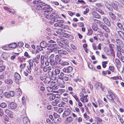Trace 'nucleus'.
<instances>
[{
	"mask_svg": "<svg viewBox=\"0 0 124 124\" xmlns=\"http://www.w3.org/2000/svg\"><path fill=\"white\" fill-rule=\"evenodd\" d=\"M54 54H51L48 58V60L50 61V64L52 66L57 65V63H59L61 62V56L60 55H57L55 56L54 61Z\"/></svg>",
	"mask_w": 124,
	"mask_h": 124,
	"instance_id": "1",
	"label": "nucleus"
},
{
	"mask_svg": "<svg viewBox=\"0 0 124 124\" xmlns=\"http://www.w3.org/2000/svg\"><path fill=\"white\" fill-rule=\"evenodd\" d=\"M52 21H54V22H56V23L54 24V26L58 27L66 30H70L69 26L62 24L63 22V21L62 20H58V19H55L53 20Z\"/></svg>",
	"mask_w": 124,
	"mask_h": 124,
	"instance_id": "2",
	"label": "nucleus"
},
{
	"mask_svg": "<svg viewBox=\"0 0 124 124\" xmlns=\"http://www.w3.org/2000/svg\"><path fill=\"white\" fill-rule=\"evenodd\" d=\"M108 95L107 96V98L108 101L111 102H115L114 99L115 98V96L113 93L110 91H108Z\"/></svg>",
	"mask_w": 124,
	"mask_h": 124,
	"instance_id": "3",
	"label": "nucleus"
},
{
	"mask_svg": "<svg viewBox=\"0 0 124 124\" xmlns=\"http://www.w3.org/2000/svg\"><path fill=\"white\" fill-rule=\"evenodd\" d=\"M41 5L44 7L42 8V9L43 10H46V11H51L53 9L50 7L49 5L46 4L45 2H41Z\"/></svg>",
	"mask_w": 124,
	"mask_h": 124,
	"instance_id": "4",
	"label": "nucleus"
},
{
	"mask_svg": "<svg viewBox=\"0 0 124 124\" xmlns=\"http://www.w3.org/2000/svg\"><path fill=\"white\" fill-rule=\"evenodd\" d=\"M33 61H30L29 62V64L27 66V69L26 71L28 73H30L31 72V68L33 66Z\"/></svg>",
	"mask_w": 124,
	"mask_h": 124,
	"instance_id": "5",
	"label": "nucleus"
},
{
	"mask_svg": "<svg viewBox=\"0 0 124 124\" xmlns=\"http://www.w3.org/2000/svg\"><path fill=\"white\" fill-rule=\"evenodd\" d=\"M58 17V16L55 13H52L50 15V19H51V21L50 22V23L51 24H53L54 21L52 20L55 19H57Z\"/></svg>",
	"mask_w": 124,
	"mask_h": 124,
	"instance_id": "6",
	"label": "nucleus"
},
{
	"mask_svg": "<svg viewBox=\"0 0 124 124\" xmlns=\"http://www.w3.org/2000/svg\"><path fill=\"white\" fill-rule=\"evenodd\" d=\"M100 27L104 30L106 31L107 32H110V30L109 28L104 23L101 22V23L99 25Z\"/></svg>",
	"mask_w": 124,
	"mask_h": 124,
	"instance_id": "7",
	"label": "nucleus"
},
{
	"mask_svg": "<svg viewBox=\"0 0 124 124\" xmlns=\"http://www.w3.org/2000/svg\"><path fill=\"white\" fill-rule=\"evenodd\" d=\"M50 46L53 48L50 50V52H56V50H57V49L58 48L57 45L54 43L50 44Z\"/></svg>",
	"mask_w": 124,
	"mask_h": 124,
	"instance_id": "8",
	"label": "nucleus"
},
{
	"mask_svg": "<svg viewBox=\"0 0 124 124\" xmlns=\"http://www.w3.org/2000/svg\"><path fill=\"white\" fill-rule=\"evenodd\" d=\"M64 74L62 72H61L60 74L58 76V78L62 80H63L66 81H68L69 79L68 77H64Z\"/></svg>",
	"mask_w": 124,
	"mask_h": 124,
	"instance_id": "9",
	"label": "nucleus"
},
{
	"mask_svg": "<svg viewBox=\"0 0 124 124\" xmlns=\"http://www.w3.org/2000/svg\"><path fill=\"white\" fill-rule=\"evenodd\" d=\"M5 113L10 118H12L13 117V114L11 111L8 109H6L4 110Z\"/></svg>",
	"mask_w": 124,
	"mask_h": 124,
	"instance_id": "10",
	"label": "nucleus"
},
{
	"mask_svg": "<svg viewBox=\"0 0 124 124\" xmlns=\"http://www.w3.org/2000/svg\"><path fill=\"white\" fill-rule=\"evenodd\" d=\"M65 30L62 29H59L55 33H54V35L55 36L57 35V34L59 35H61L63 34V33L65 32Z\"/></svg>",
	"mask_w": 124,
	"mask_h": 124,
	"instance_id": "11",
	"label": "nucleus"
},
{
	"mask_svg": "<svg viewBox=\"0 0 124 124\" xmlns=\"http://www.w3.org/2000/svg\"><path fill=\"white\" fill-rule=\"evenodd\" d=\"M70 112L71 111L70 109L69 108H67V110L63 112L62 114L63 117H64L69 116L70 114Z\"/></svg>",
	"mask_w": 124,
	"mask_h": 124,
	"instance_id": "12",
	"label": "nucleus"
},
{
	"mask_svg": "<svg viewBox=\"0 0 124 124\" xmlns=\"http://www.w3.org/2000/svg\"><path fill=\"white\" fill-rule=\"evenodd\" d=\"M14 77L15 80L16 81H17V82H16L17 84H18L19 82L18 81L20 80L21 78V77L20 75L17 73H15L14 74Z\"/></svg>",
	"mask_w": 124,
	"mask_h": 124,
	"instance_id": "13",
	"label": "nucleus"
},
{
	"mask_svg": "<svg viewBox=\"0 0 124 124\" xmlns=\"http://www.w3.org/2000/svg\"><path fill=\"white\" fill-rule=\"evenodd\" d=\"M61 72L60 70L58 68L54 69L53 71V73L54 75H58V76Z\"/></svg>",
	"mask_w": 124,
	"mask_h": 124,
	"instance_id": "14",
	"label": "nucleus"
},
{
	"mask_svg": "<svg viewBox=\"0 0 124 124\" xmlns=\"http://www.w3.org/2000/svg\"><path fill=\"white\" fill-rule=\"evenodd\" d=\"M116 43L118 45L117 46H120L122 47H123L124 46V45L123 42L119 39H116Z\"/></svg>",
	"mask_w": 124,
	"mask_h": 124,
	"instance_id": "15",
	"label": "nucleus"
},
{
	"mask_svg": "<svg viewBox=\"0 0 124 124\" xmlns=\"http://www.w3.org/2000/svg\"><path fill=\"white\" fill-rule=\"evenodd\" d=\"M103 20L104 23L108 26H111V24L109 21L106 17H104L103 18Z\"/></svg>",
	"mask_w": 124,
	"mask_h": 124,
	"instance_id": "16",
	"label": "nucleus"
},
{
	"mask_svg": "<svg viewBox=\"0 0 124 124\" xmlns=\"http://www.w3.org/2000/svg\"><path fill=\"white\" fill-rule=\"evenodd\" d=\"M8 106L10 109H14L16 108L17 105L16 103L12 102L9 104Z\"/></svg>",
	"mask_w": 124,
	"mask_h": 124,
	"instance_id": "17",
	"label": "nucleus"
},
{
	"mask_svg": "<svg viewBox=\"0 0 124 124\" xmlns=\"http://www.w3.org/2000/svg\"><path fill=\"white\" fill-rule=\"evenodd\" d=\"M117 33L119 37L124 40V32L121 31H118Z\"/></svg>",
	"mask_w": 124,
	"mask_h": 124,
	"instance_id": "18",
	"label": "nucleus"
},
{
	"mask_svg": "<svg viewBox=\"0 0 124 124\" xmlns=\"http://www.w3.org/2000/svg\"><path fill=\"white\" fill-rule=\"evenodd\" d=\"M55 52L56 53L58 52L59 54H67V53L66 51L63 50H59L57 49V50H56V51Z\"/></svg>",
	"mask_w": 124,
	"mask_h": 124,
	"instance_id": "19",
	"label": "nucleus"
},
{
	"mask_svg": "<svg viewBox=\"0 0 124 124\" xmlns=\"http://www.w3.org/2000/svg\"><path fill=\"white\" fill-rule=\"evenodd\" d=\"M23 124H30V122L28 118L24 117L23 118Z\"/></svg>",
	"mask_w": 124,
	"mask_h": 124,
	"instance_id": "20",
	"label": "nucleus"
},
{
	"mask_svg": "<svg viewBox=\"0 0 124 124\" xmlns=\"http://www.w3.org/2000/svg\"><path fill=\"white\" fill-rule=\"evenodd\" d=\"M73 121V118L71 116H69L67 117L65 119V122L67 123H70Z\"/></svg>",
	"mask_w": 124,
	"mask_h": 124,
	"instance_id": "21",
	"label": "nucleus"
},
{
	"mask_svg": "<svg viewBox=\"0 0 124 124\" xmlns=\"http://www.w3.org/2000/svg\"><path fill=\"white\" fill-rule=\"evenodd\" d=\"M92 27L93 30L95 31H96L98 29V25L96 24L93 23L92 24Z\"/></svg>",
	"mask_w": 124,
	"mask_h": 124,
	"instance_id": "22",
	"label": "nucleus"
},
{
	"mask_svg": "<svg viewBox=\"0 0 124 124\" xmlns=\"http://www.w3.org/2000/svg\"><path fill=\"white\" fill-rule=\"evenodd\" d=\"M40 46L43 48H45L47 47V44L46 42L43 41L40 43Z\"/></svg>",
	"mask_w": 124,
	"mask_h": 124,
	"instance_id": "23",
	"label": "nucleus"
},
{
	"mask_svg": "<svg viewBox=\"0 0 124 124\" xmlns=\"http://www.w3.org/2000/svg\"><path fill=\"white\" fill-rule=\"evenodd\" d=\"M2 57L4 60H7L8 58L9 57V55L8 53H4L2 54Z\"/></svg>",
	"mask_w": 124,
	"mask_h": 124,
	"instance_id": "24",
	"label": "nucleus"
},
{
	"mask_svg": "<svg viewBox=\"0 0 124 124\" xmlns=\"http://www.w3.org/2000/svg\"><path fill=\"white\" fill-rule=\"evenodd\" d=\"M17 46V44L15 43H12L8 45V46L9 47L13 48H16Z\"/></svg>",
	"mask_w": 124,
	"mask_h": 124,
	"instance_id": "25",
	"label": "nucleus"
},
{
	"mask_svg": "<svg viewBox=\"0 0 124 124\" xmlns=\"http://www.w3.org/2000/svg\"><path fill=\"white\" fill-rule=\"evenodd\" d=\"M92 15L93 17L96 18L100 19L101 18V16L97 13L95 12H93L92 13Z\"/></svg>",
	"mask_w": 124,
	"mask_h": 124,
	"instance_id": "26",
	"label": "nucleus"
},
{
	"mask_svg": "<svg viewBox=\"0 0 124 124\" xmlns=\"http://www.w3.org/2000/svg\"><path fill=\"white\" fill-rule=\"evenodd\" d=\"M105 4L106 7L109 11H113V9L112 8L111 6L108 2H106L105 3Z\"/></svg>",
	"mask_w": 124,
	"mask_h": 124,
	"instance_id": "27",
	"label": "nucleus"
},
{
	"mask_svg": "<svg viewBox=\"0 0 124 124\" xmlns=\"http://www.w3.org/2000/svg\"><path fill=\"white\" fill-rule=\"evenodd\" d=\"M112 7L115 10H118V5L116 3H112L111 4Z\"/></svg>",
	"mask_w": 124,
	"mask_h": 124,
	"instance_id": "28",
	"label": "nucleus"
},
{
	"mask_svg": "<svg viewBox=\"0 0 124 124\" xmlns=\"http://www.w3.org/2000/svg\"><path fill=\"white\" fill-rule=\"evenodd\" d=\"M51 81V79L49 77H46L44 81V82L45 84H48Z\"/></svg>",
	"mask_w": 124,
	"mask_h": 124,
	"instance_id": "29",
	"label": "nucleus"
},
{
	"mask_svg": "<svg viewBox=\"0 0 124 124\" xmlns=\"http://www.w3.org/2000/svg\"><path fill=\"white\" fill-rule=\"evenodd\" d=\"M117 47L118 50V52H121L122 53H124V51L122 48L123 47L120 46H117Z\"/></svg>",
	"mask_w": 124,
	"mask_h": 124,
	"instance_id": "30",
	"label": "nucleus"
},
{
	"mask_svg": "<svg viewBox=\"0 0 124 124\" xmlns=\"http://www.w3.org/2000/svg\"><path fill=\"white\" fill-rule=\"evenodd\" d=\"M109 14L113 20H115L116 19V16L114 14L111 12H110L109 13Z\"/></svg>",
	"mask_w": 124,
	"mask_h": 124,
	"instance_id": "31",
	"label": "nucleus"
},
{
	"mask_svg": "<svg viewBox=\"0 0 124 124\" xmlns=\"http://www.w3.org/2000/svg\"><path fill=\"white\" fill-rule=\"evenodd\" d=\"M35 8L36 10H40L42 8V7L39 4L36 5L35 6Z\"/></svg>",
	"mask_w": 124,
	"mask_h": 124,
	"instance_id": "32",
	"label": "nucleus"
},
{
	"mask_svg": "<svg viewBox=\"0 0 124 124\" xmlns=\"http://www.w3.org/2000/svg\"><path fill=\"white\" fill-rule=\"evenodd\" d=\"M5 82L6 84L11 85L13 83V81L12 80L7 79L5 81Z\"/></svg>",
	"mask_w": 124,
	"mask_h": 124,
	"instance_id": "33",
	"label": "nucleus"
},
{
	"mask_svg": "<svg viewBox=\"0 0 124 124\" xmlns=\"http://www.w3.org/2000/svg\"><path fill=\"white\" fill-rule=\"evenodd\" d=\"M101 85L102 84L101 83L99 82H97L95 85V88L96 89L98 88L99 87H100Z\"/></svg>",
	"mask_w": 124,
	"mask_h": 124,
	"instance_id": "34",
	"label": "nucleus"
},
{
	"mask_svg": "<svg viewBox=\"0 0 124 124\" xmlns=\"http://www.w3.org/2000/svg\"><path fill=\"white\" fill-rule=\"evenodd\" d=\"M46 89L48 92H53V93H54L55 91L54 90H53L52 88H51L50 87H47L46 88Z\"/></svg>",
	"mask_w": 124,
	"mask_h": 124,
	"instance_id": "35",
	"label": "nucleus"
},
{
	"mask_svg": "<svg viewBox=\"0 0 124 124\" xmlns=\"http://www.w3.org/2000/svg\"><path fill=\"white\" fill-rule=\"evenodd\" d=\"M116 24L120 29L122 30V29L123 26L122 24L120 23L119 22H117Z\"/></svg>",
	"mask_w": 124,
	"mask_h": 124,
	"instance_id": "36",
	"label": "nucleus"
},
{
	"mask_svg": "<svg viewBox=\"0 0 124 124\" xmlns=\"http://www.w3.org/2000/svg\"><path fill=\"white\" fill-rule=\"evenodd\" d=\"M67 73H70L73 70L71 66H69L66 68Z\"/></svg>",
	"mask_w": 124,
	"mask_h": 124,
	"instance_id": "37",
	"label": "nucleus"
},
{
	"mask_svg": "<svg viewBox=\"0 0 124 124\" xmlns=\"http://www.w3.org/2000/svg\"><path fill=\"white\" fill-rule=\"evenodd\" d=\"M51 11H46V10H45L44 11V14L46 15L45 17L48 19V15L50 13Z\"/></svg>",
	"mask_w": 124,
	"mask_h": 124,
	"instance_id": "38",
	"label": "nucleus"
},
{
	"mask_svg": "<svg viewBox=\"0 0 124 124\" xmlns=\"http://www.w3.org/2000/svg\"><path fill=\"white\" fill-rule=\"evenodd\" d=\"M8 94L9 96L11 97H13L15 95V93L14 91H11L8 92Z\"/></svg>",
	"mask_w": 124,
	"mask_h": 124,
	"instance_id": "39",
	"label": "nucleus"
},
{
	"mask_svg": "<svg viewBox=\"0 0 124 124\" xmlns=\"http://www.w3.org/2000/svg\"><path fill=\"white\" fill-rule=\"evenodd\" d=\"M3 119L7 122H8L9 120V118L7 115H4L3 116Z\"/></svg>",
	"mask_w": 124,
	"mask_h": 124,
	"instance_id": "40",
	"label": "nucleus"
},
{
	"mask_svg": "<svg viewBox=\"0 0 124 124\" xmlns=\"http://www.w3.org/2000/svg\"><path fill=\"white\" fill-rule=\"evenodd\" d=\"M60 64L62 66L68 65L69 64V63L66 62H62L60 63Z\"/></svg>",
	"mask_w": 124,
	"mask_h": 124,
	"instance_id": "41",
	"label": "nucleus"
},
{
	"mask_svg": "<svg viewBox=\"0 0 124 124\" xmlns=\"http://www.w3.org/2000/svg\"><path fill=\"white\" fill-rule=\"evenodd\" d=\"M16 91L18 93L19 95L20 96L22 94L21 90L20 88H18L16 89Z\"/></svg>",
	"mask_w": 124,
	"mask_h": 124,
	"instance_id": "42",
	"label": "nucleus"
},
{
	"mask_svg": "<svg viewBox=\"0 0 124 124\" xmlns=\"http://www.w3.org/2000/svg\"><path fill=\"white\" fill-rule=\"evenodd\" d=\"M108 62L107 61H104L102 62V66L103 67L105 68L106 66V64L108 63Z\"/></svg>",
	"mask_w": 124,
	"mask_h": 124,
	"instance_id": "43",
	"label": "nucleus"
},
{
	"mask_svg": "<svg viewBox=\"0 0 124 124\" xmlns=\"http://www.w3.org/2000/svg\"><path fill=\"white\" fill-rule=\"evenodd\" d=\"M97 36H100V38L99 39V40L100 41H103L104 40V39L103 38V36L101 35L100 34H98L97 35Z\"/></svg>",
	"mask_w": 124,
	"mask_h": 124,
	"instance_id": "44",
	"label": "nucleus"
},
{
	"mask_svg": "<svg viewBox=\"0 0 124 124\" xmlns=\"http://www.w3.org/2000/svg\"><path fill=\"white\" fill-rule=\"evenodd\" d=\"M7 106L6 104L4 103H2L0 104V107L2 108H4Z\"/></svg>",
	"mask_w": 124,
	"mask_h": 124,
	"instance_id": "45",
	"label": "nucleus"
},
{
	"mask_svg": "<svg viewBox=\"0 0 124 124\" xmlns=\"http://www.w3.org/2000/svg\"><path fill=\"white\" fill-rule=\"evenodd\" d=\"M111 78L114 80L120 79H121V77L120 76H116L112 77H111Z\"/></svg>",
	"mask_w": 124,
	"mask_h": 124,
	"instance_id": "46",
	"label": "nucleus"
},
{
	"mask_svg": "<svg viewBox=\"0 0 124 124\" xmlns=\"http://www.w3.org/2000/svg\"><path fill=\"white\" fill-rule=\"evenodd\" d=\"M66 104L65 102L63 101H61L59 104V106L60 107H64L63 105Z\"/></svg>",
	"mask_w": 124,
	"mask_h": 124,
	"instance_id": "47",
	"label": "nucleus"
},
{
	"mask_svg": "<svg viewBox=\"0 0 124 124\" xmlns=\"http://www.w3.org/2000/svg\"><path fill=\"white\" fill-rule=\"evenodd\" d=\"M59 45L60 46L63 48L65 47V45L63 44L62 42H61V41L59 43Z\"/></svg>",
	"mask_w": 124,
	"mask_h": 124,
	"instance_id": "48",
	"label": "nucleus"
},
{
	"mask_svg": "<svg viewBox=\"0 0 124 124\" xmlns=\"http://www.w3.org/2000/svg\"><path fill=\"white\" fill-rule=\"evenodd\" d=\"M62 42L65 45L68 44V41L66 39L62 40Z\"/></svg>",
	"mask_w": 124,
	"mask_h": 124,
	"instance_id": "49",
	"label": "nucleus"
},
{
	"mask_svg": "<svg viewBox=\"0 0 124 124\" xmlns=\"http://www.w3.org/2000/svg\"><path fill=\"white\" fill-rule=\"evenodd\" d=\"M33 3L36 5H38L39 4V0H34L33 1Z\"/></svg>",
	"mask_w": 124,
	"mask_h": 124,
	"instance_id": "50",
	"label": "nucleus"
},
{
	"mask_svg": "<svg viewBox=\"0 0 124 124\" xmlns=\"http://www.w3.org/2000/svg\"><path fill=\"white\" fill-rule=\"evenodd\" d=\"M49 98L51 100H52L55 99V97L54 94H52L49 96Z\"/></svg>",
	"mask_w": 124,
	"mask_h": 124,
	"instance_id": "51",
	"label": "nucleus"
},
{
	"mask_svg": "<svg viewBox=\"0 0 124 124\" xmlns=\"http://www.w3.org/2000/svg\"><path fill=\"white\" fill-rule=\"evenodd\" d=\"M64 111V108H60L57 111V112L59 113H60Z\"/></svg>",
	"mask_w": 124,
	"mask_h": 124,
	"instance_id": "52",
	"label": "nucleus"
},
{
	"mask_svg": "<svg viewBox=\"0 0 124 124\" xmlns=\"http://www.w3.org/2000/svg\"><path fill=\"white\" fill-rule=\"evenodd\" d=\"M62 36L64 37L68 38L70 36H71V35H70L66 33L63 34Z\"/></svg>",
	"mask_w": 124,
	"mask_h": 124,
	"instance_id": "53",
	"label": "nucleus"
},
{
	"mask_svg": "<svg viewBox=\"0 0 124 124\" xmlns=\"http://www.w3.org/2000/svg\"><path fill=\"white\" fill-rule=\"evenodd\" d=\"M5 69V67L3 66H0V72H1L3 71Z\"/></svg>",
	"mask_w": 124,
	"mask_h": 124,
	"instance_id": "54",
	"label": "nucleus"
},
{
	"mask_svg": "<svg viewBox=\"0 0 124 124\" xmlns=\"http://www.w3.org/2000/svg\"><path fill=\"white\" fill-rule=\"evenodd\" d=\"M93 21L94 22L99 24V25L101 23V22L100 21L95 19H93Z\"/></svg>",
	"mask_w": 124,
	"mask_h": 124,
	"instance_id": "55",
	"label": "nucleus"
},
{
	"mask_svg": "<svg viewBox=\"0 0 124 124\" xmlns=\"http://www.w3.org/2000/svg\"><path fill=\"white\" fill-rule=\"evenodd\" d=\"M23 45V43L22 42H19L18 44V46L19 47H22Z\"/></svg>",
	"mask_w": 124,
	"mask_h": 124,
	"instance_id": "56",
	"label": "nucleus"
},
{
	"mask_svg": "<svg viewBox=\"0 0 124 124\" xmlns=\"http://www.w3.org/2000/svg\"><path fill=\"white\" fill-rule=\"evenodd\" d=\"M115 62L117 65H119L120 64V61L119 59H116Z\"/></svg>",
	"mask_w": 124,
	"mask_h": 124,
	"instance_id": "57",
	"label": "nucleus"
},
{
	"mask_svg": "<svg viewBox=\"0 0 124 124\" xmlns=\"http://www.w3.org/2000/svg\"><path fill=\"white\" fill-rule=\"evenodd\" d=\"M25 66L26 64L25 63H24L23 64L21 63L20 65V67L22 69H24L25 68Z\"/></svg>",
	"mask_w": 124,
	"mask_h": 124,
	"instance_id": "58",
	"label": "nucleus"
},
{
	"mask_svg": "<svg viewBox=\"0 0 124 124\" xmlns=\"http://www.w3.org/2000/svg\"><path fill=\"white\" fill-rule=\"evenodd\" d=\"M76 3L77 4H78L79 3L84 4H85V2L83 0H78V1Z\"/></svg>",
	"mask_w": 124,
	"mask_h": 124,
	"instance_id": "59",
	"label": "nucleus"
},
{
	"mask_svg": "<svg viewBox=\"0 0 124 124\" xmlns=\"http://www.w3.org/2000/svg\"><path fill=\"white\" fill-rule=\"evenodd\" d=\"M22 102L23 105L25 104L26 100L25 98L24 97H23L22 99Z\"/></svg>",
	"mask_w": 124,
	"mask_h": 124,
	"instance_id": "60",
	"label": "nucleus"
},
{
	"mask_svg": "<svg viewBox=\"0 0 124 124\" xmlns=\"http://www.w3.org/2000/svg\"><path fill=\"white\" fill-rule=\"evenodd\" d=\"M43 47H42L40 46H37V49L40 51H41L43 50Z\"/></svg>",
	"mask_w": 124,
	"mask_h": 124,
	"instance_id": "61",
	"label": "nucleus"
},
{
	"mask_svg": "<svg viewBox=\"0 0 124 124\" xmlns=\"http://www.w3.org/2000/svg\"><path fill=\"white\" fill-rule=\"evenodd\" d=\"M121 52H117V56L119 58L121 57V56H122V55L121 53Z\"/></svg>",
	"mask_w": 124,
	"mask_h": 124,
	"instance_id": "62",
	"label": "nucleus"
},
{
	"mask_svg": "<svg viewBox=\"0 0 124 124\" xmlns=\"http://www.w3.org/2000/svg\"><path fill=\"white\" fill-rule=\"evenodd\" d=\"M4 114V112L3 109L1 108H0V116H2Z\"/></svg>",
	"mask_w": 124,
	"mask_h": 124,
	"instance_id": "63",
	"label": "nucleus"
},
{
	"mask_svg": "<svg viewBox=\"0 0 124 124\" xmlns=\"http://www.w3.org/2000/svg\"><path fill=\"white\" fill-rule=\"evenodd\" d=\"M98 11L101 15H103L104 14L103 11L101 9H99L98 10Z\"/></svg>",
	"mask_w": 124,
	"mask_h": 124,
	"instance_id": "64",
	"label": "nucleus"
}]
</instances>
